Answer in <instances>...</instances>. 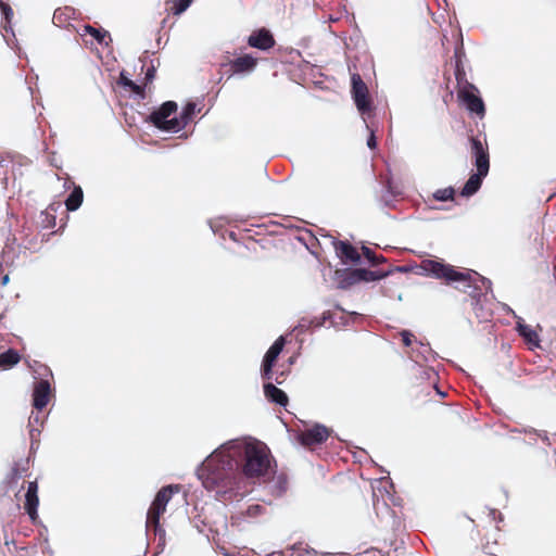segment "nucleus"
Listing matches in <instances>:
<instances>
[{"label":"nucleus","mask_w":556,"mask_h":556,"mask_svg":"<svg viewBox=\"0 0 556 556\" xmlns=\"http://www.w3.org/2000/svg\"><path fill=\"white\" fill-rule=\"evenodd\" d=\"M419 267L426 275L435 279L459 282L462 287L458 289L475 300H479L491 289V281L471 269L459 271L453 265L437 260H424Z\"/></svg>","instance_id":"3"},{"label":"nucleus","mask_w":556,"mask_h":556,"mask_svg":"<svg viewBox=\"0 0 556 556\" xmlns=\"http://www.w3.org/2000/svg\"><path fill=\"white\" fill-rule=\"evenodd\" d=\"M192 2L193 0H174L169 11L174 15H180L190 7Z\"/></svg>","instance_id":"27"},{"label":"nucleus","mask_w":556,"mask_h":556,"mask_svg":"<svg viewBox=\"0 0 556 556\" xmlns=\"http://www.w3.org/2000/svg\"><path fill=\"white\" fill-rule=\"evenodd\" d=\"M355 273L356 275H358L361 282L377 281L389 275V271L369 270L365 268H355Z\"/></svg>","instance_id":"20"},{"label":"nucleus","mask_w":556,"mask_h":556,"mask_svg":"<svg viewBox=\"0 0 556 556\" xmlns=\"http://www.w3.org/2000/svg\"><path fill=\"white\" fill-rule=\"evenodd\" d=\"M257 65V59L251 54H243L229 62L230 71L232 74L251 73Z\"/></svg>","instance_id":"14"},{"label":"nucleus","mask_w":556,"mask_h":556,"mask_svg":"<svg viewBox=\"0 0 556 556\" xmlns=\"http://www.w3.org/2000/svg\"><path fill=\"white\" fill-rule=\"evenodd\" d=\"M73 10L68 9V8H65L64 10L62 9H56L54 11V14H53V23L55 25H63L64 22L66 21V18H64V15L66 14V12H72Z\"/></svg>","instance_id":"30"},{"label":"nucleus","mask_w":556,"mask_h":556,"mask_svg":"<svg viewBox=\"0 0 556 556\" xmlns=\"http://www.w3.org/2000/svg\"><path fill=\"white\" fill-rule=\"evenodd\" d=\"M362 253L372 266H377L387 261V258L383 255L376 254L370 248L365 245L362 247Z\"/></svg>","instance_id":"24"},{"label":"nucleus","mask_w":556,"mask_h":556,"mask_svg":"<svg viewBox=\"0 0 556 556\" xmlns=\"http://www.w3.org/2000/svg\"><path fill=\"white\" fill-rule=\"evenodd\" d=\"M463 56H464L463 47L456 48L455 52H454L455 63L458 61H463Z\"/></svg>","instance_id":"38"},{"label":"nucleus","mask_w":556,"mask_h":556,"mask_svg":"<svg viewBox=\"0 0 556 556\" xmlns=\"http://www.w3.org/2000/svg\"><path fill=\"white\" fill-rule=\"evenodd\" d=\"M51 396V387L48 380H39L35 383L33 393V406L37 410H42L49 403Z\"/></svg>","instance_id":"12"},{"label":"nucleus","mask_w":556,"mask_h":556,"mask_svg":"<svg viewBox=\"0 0 556 556\" xmlns=\"http://www.w3.org/2000/svg\"><path fill=\"white\" fill-rule=\"evenodd\" d=\"M202 484L207 490L238 492L242 488V475L232 455L231 442L215 450L198 470Z\"/></svg>","instance_id":"1"},{"label":"nucleus","mask_w":556,"mask_h":556,"mask_svg":"<svg viewBox=\"0 0 556 556\" xmlns=\"http://www.w3.org/2000/svg\"><path fill=\"white\" fill-rule=\"evenodd\" d=\"M283 346L285 338L279 337L266 352L262 366V376L264 379L270 380L273 378V367L279 354L281 353Z\"/></svg>","instance_id":"10"},{"label":"nucleus","mask_w":556,"mask_h":556,"mask_svg":"<svg viewBox=\"0 0 556 556\" xmlns=\"http://www.w3.org/2000/svg\"><path fill=\"white\" fill-rule=\"evenodd\" d=\"M155 73H156V70L153 65H151L147 68L146 76H144V86H148L149 84H151L153 81V79L155 78Z\"/></svg>","instance_id":"34"},{"label":"nucleus","mask_w":556,"mask_h":556,"mask_svg":"<svg viewBox=\"0 0 556 556\" xmlns=\"http://www.w3.org/2000/svg\"><path fill=\"white\" fill-rule=\"evenodd\" d=\"M177 108L176 102L166 101L156 111L149 115V122L160 130L178 132L181 130L182 123H179L176 116L169 118L174 113H176Z\"/></svg>","instance_id":"5"},{"label":"nucleus","mask_w":556,"mask_h":556,"mask_svg":"<svg viewBox=\"0 0 556 556\" xmlns=\"http://www.w3.org/2000/svg\"><path fill=\"white\" fill-rule=\"evenodd\" d=\"M325 319H326V317H324L323 320H325ZM323 323L324 321H315V320L306 321L305 319H302L301 323L294 328V331H298V333H302L306 329L311 328L312 326H314V327L321 326Z\"/></svg>","instance_id":"29"},{"label":"nucleus","mask_w":556,"mask_h":556,"mask_svg":"<svg viewBox=\"0 0 556 556\" xmlns=\"http://www.w3.org/2000/svg\"><path fill=\"white\" fill-rule=\"evenodd\" d=\"M22 477V473L20 472L18 468L17 467H14L12 469V472H11V480L14 481V480H17Z\"/></svg>","instance_id":"42"},{"label":"nucleus","mask_w":556,"mask_h":556,"mask_svg":"<svg viewBox=\"0 0 556 556\" xmlns=\"http://www.w3.org/2000/svg\"><path fill=\"white\" fill-rule=\"evenodd\" d=\"M247 42L251 48L262 51H268L276 45L274 35L265 27L253 30L248 37Z\"/></svg>","instance_id":"11"},{"label":"nucleus","mask_w":556,"mask_h":556,"mask_svg":"<svg viewBox=\"0 0 556 556\" xmlns=\"http://www.w3.org/2000/svg\"><path fill=\"white\" fill-rule=\"evenodd\" d=\"M277 555H278V556H282V554H281V553H277Z\"/></svg>","instance_id":"45"},{"label":"nucleus","mask_w":556,"mask_h":556,"mask_svg":"<svg viewBox=\"0 0 556 556\" xmlns=\"http://www.w3.org/2000/svg\"><path fill=\"white\" fill-rule=\"evenodd\" d=\"M84 192L80 186H74L72 192L65 200V206L67 211H76L83 203Z\"/></svg>","instance_id":"19"},{"label":"nucleus","mask_w":556,"mask_h":556,"mask_svg":"<svg viewBox=\"0 0 556 556\" xmlns=\"http://www.w3.org/2000/svg\"><path fill=\"white\" fill-rule=\"evenodd\" d=\"M455 197V189L453 187H447L443 189L435 190L431 197L428 198V200H434V201H453Z\"/></svg>","instance_id":"22"},{"label":"nucleus","mask_w":556,"mask_h":556,"mask_svg":"<svg viewBox=\"0 0 556 556\" xmlns=\"http://www.w3.org/2000/svg\"><path fill=\"white\" fill-rule=\"evenodd\" d=\"M146 87H147V86H144V85H143V86H140V85H137V84H135V83L132 81V85L129 87V89H130L134 93L138 94L139 97H141V98L143 99V98L146 97V92H144V88H146Z\"/></svg>","instance_id":"36"},{"label":"nucleus","mask_w":556,"mask_h":556,"mask_svg":"<svg viewBox=\"0 0 556 556\" xmlns=\"http://www.w3.org/2000/svg\"><path fill=\"white\" fill-rule=\"evenodd\" d=\"M399 336L401 337L402 343L405 346H410L413 342L416 340L414 333H412L409 330H402L399 332Z\"/></svg>","instance_id":"31"},{"label":"nucleus","mask_w":556,"mask_h":556,"mask_svg":"<svg viewBox=\"0 0 556 556\" xmlns=\"http://www.w3.org/2000/svg\"><path fill=\"white\" fill-rule=\"evenodd\" d=\"M119 83L127 88H129L132 85V80L127 78L123 73L119 76Z\"/></svg>","instance_id":"39"},{"label":"nucleus","mask_w":556,"mask_h":556,"mask_svg":"<svg viewBox=\"0 0 556 556\" xmlns=\"http://www.w3.org/2000/svg\"><path fill=\"white\" fill-rule=\"evenodd\" d=\"M50 210H52L51 206L48 210H46L43 212V214L46 216V220L48 223V226L53 227L55 225V216L50 213Z\"/></svg>","instance_id":"37"},{"label":"nucleus","mask_w":556,"mask_h":556,"mask_svg":"<svg viewBox=\"0 0 556 556\" xmlns=\"http://www.w3.org/2000/svg\"><path fill=\"white\" fill-rule=\"evenodd\" d=\"M275 381H276L277 384H281L285 381V374L280 372L279 375H277L275 377Z\"/></svg>","instance_id":"43"},{"label":"nucleus","mask_w":556,"mask_h":556,"mask_svg":"<svg viewBox=\"0 0 556 556\" xmlns=\"http://www.w3.org/2000/svg\"><path fill=\"white\" fill-rule=\"evenodd\" d=\"M485 174L475 173L472 174L469 179L466 181L465 186L463 187L460 194L463 197H470L475 194L482 185V179L485 177Z\"/></svg>","instance_id":"18"},{"label":"nucleus","mask_w":556,"mask_h":556,"mask_svg":"<svg viewBox=\"0 0 556 556\" xmlns=\"http://www.w3.org/2000/svg\"><path fill=\"white\" fill-rule=\"evenodd\" d=\"M180 490V485H166L163 486L155 495L153 502L151 503L146 520L147 530H153L154 534L160 532H164L161 528L160 519L162 515L166 511V506L168 502L172 500L175 493H178Z\"/></svg>","instance_id":"4"},{"label":"nucleus","mask_w":556,"mask_h":556,"mask_svg":"<svg viewBox=\"0 0 556 556\" xmlns=\"http://www.w3.org/2000/svg\"><path fill=\"white\" fill-rule=\"evenodd\" d=\"M0 9H1L2 14L4 15L5 22L10 23L13 17L12 8L8 3L0 0Z\"/></svg>","instance_id":"32"},{"label":"nucleus","mask_w":556,"mask_h":556,"mask_svg":"<svg viewBox=\"0 0 556 556\" xmlns=\"http://www.w3.org/2000/svg\"><path fill=\"white\" fill-rule=\"evenodd\" d=\"M470 149L475 159V166L480 174L488 175L490 168V155L486 143H483L479 137L470 138Z\"/></svg>","instance_id":"8"},{"label":"nucleus","mask_w":556,"mask_h":556,"mask_svg":"<svg viewBox=\"0 0 556 556\" xmlns=\"http://www.w3.org/2000/svg\"><path fill=\"white\" fill-rule=\"evenodd\" d=\"M518 331L528 342L533 343L538 341L536 332L527 325H518Z\"/></svg>","instance_id":"28"},{"label":"nucleus","mask_w":556,"mask_h":556,"mask_svg":"<svg viewBox=\"0 0 556 556\" xmlns=\"http://www.w3.org/2000/svg\"><path fill=\"white\" fill-rule=\"evenodd\" d=\"M43 418L41 416V410L33 412L29 416V426L34 427L35 425H42Z\"/></svg>","instance_id":"33"},{"label":"nucleus","mask_w":556,"mask_h":556,"mask_svg":"<svg viewBox=\"0 0 556 556\" xmlns=\"http://www.w3.org/2000/svg\"><path fill=\"white\" fill-rule=\"evenodd\" d=\"M195 112V104L192 102H189L185 105L182 109V112L180 113V116L177 117V121L179 123H182L181 129H184L192 119Z\"/></svg>","instance_id":"23"},{"label":"nucleus","mask_w":556,"mask_h":556,"mask_svg":"<svg viewBox=\"0 0 556 556\" xmlns=\"http://www.w3.org/2000/svg\"><path fill=\"white\" fill-rule=\"evenodd\" d=\"M334 249L343 263H358L361 261V254L349 241L336 242Z\"/></svg>","instance_id":"15"},{"label":"nucleus","mask_w":556,"mask_h":556,"mask_svg":"<svg viewBox=\"0 0 556 556\" xmlns=\"http://www.w3.org/2000/svg\"><path fill=\"white\" fill-rule=\"evenodd\" d=\"M261 510H262V506H260V505H251L248 508L249 515H252V516L258 514Z\"/></svg>","instance_id":"40"},{"label":"nucleus","mask_w":556,"mask_h":556,"mask_svg":"<svg viewBox=\"0 0 556 556\" xmlns=\"http://www.w3.org/2000/svg\"><path fill=\"white\" fill-rule=\"evenodd\" d=\"M338 285L341 289H349L352 286L359 283V277L356 275L355 269H342L336 271Z\"/></svg>","instance_id":"17"},{"label":"nucleus","mask_w":556,"mask_h":556,"mask_svg":"<svg viewBox=\"0 0 556 556\" xmlns=\"http://www.w3.org/2000/svg\"><path fill=\"white\" fill-rule=\"evenodd\" d=\"M479 91L473 84H467L465 87L458 88L457 96L459 101L471 113L482 118L485 114V105Z\"/></svg>","instance_id":"6"},{"label":"nucleus","mask_w":556,"mask_h":556,"mask_svg":"<svg viewBox=\"0 0 556 556\" xmlns=\"http://www.w3.org/2000/svg\"><path fill=\"white\" fill-rule=\"evenodd\" d=\"M455 78L458 88L465 87V85L470 84L466 78V72L463 65V61H458L455 64Z\"/></svg>","instance_id":"25"},{"label":"nucleus","mask_w":556,"mask_h":556,"mask_svg":"<svg viewBox=\"0 0 556 556\" xmlns=\"http://www.w3.org/2000/svg\"><path fill=\"white\" fill-rule=\"evenodd\" d=\"M475 556H497V555L493 551L492 546H490V543L486 542L483 545V548L480 552H478Z\"/></svg>","instance_id":"35"},{"label":"nucleus","mask_w":556,"mask_h":556,"mask_svg":"<svg viewBox=\"0 0 556 556\" xmlns=\"http://www.w3.org/2000/svg\"><path fill=\"white\" fill-rule=\"evenodd\" d=\"M367 146L370 148V149H376L377 147V141H376V137L374 135V132L371 131L370 134V137L368 138L367 140Z\"/></svg>","instance_id":"41"},{"label":"nucleus","mask_w":556,"mask_h":556,"mask_svg":"<svg viewBox=\"0 0 556 556\" xmlns=\"http://www.w3.org/2000/svg\"><path fill=\"white\" fill-rule=\"evenodd\" d=\"M264 394L266 399L275 404H278L280 406H287L288 405V396L287 394L279 388H277L275 384L268 382L264 384Z\"/></svg>","instance_id":"16"},{"label":"nucleus","mask_w":556,"mask_h":556,"mask_svg":"<svg viewBox=\"0 0 556 556\" xmlns=\"http://www.w3.org/2000/svg\"><path fill=\"white\" fill-rule=\"evenodd\" d=\"M232 445V455L236 456L240 472L242 475V484L244 478H264L269 479L276 472V462L266 444L255 442L230 441Z\"/></svg>","instance_id":"2"},{"label":"nucleus","mask_w":556,"mask_h":556,"mask_svg":"<svg viewBox=\"0 0 556 556\" xmlns=\"http://www.w3.org/2000/svg\"><path fill=\"white\" fill-rule=\"evenodd\" d=\"M21 361V355L16 350L9 349L0 354V368L8 369Z\"/></svg>","instance_id":"21"},{"label":"nucleus","mask_w":556,"mask_h":556,"mask_svg":"<svg viewBox=\"0 0 556 556\" xmlns=\"http://www.w3.org/2000/svg\"><path fill=\"white\" fill-rule=\"evenodd\" d=\"M330 437V430L323 425H315L306 429L298 435L299 442L306 446L312 447L324 443Z\"/></svg>","instance_id":"9"},{"label":"nucleus","mask_w":556,"mask_h":556,"mask_svg":"<svg viewBox=\"0 0 556 556\" xmlns=\"http://www.w3.org/2000/svg\"><path fill=\"white\" fill-rule=\"evenodd\" d=\"M352 98L357 110L364 115L372 111V101L369 96L368 87L358 73L351 76Z\"/></svg>","instance_id":"7"},{"label":"nucleus","mask_w":556,"mask_h":556,"mask_svg":"<svg viewBox=\"0 0 556 556\" xmlns=\"http://www.w3.org/2000/svg\"><path fill=\"white\" fill-rule=\"evenodd\" d=\"M85 34L92 36L99 43H103L106 37H110L106 30L94 28L90 25L84 27Z\"/></svg>","instance_id":"26"},{"label":"nucleus","mask_w":556,"mask_h":556,"mask_svg":"<svg viewBox=\"0 0 556 556\" xmlns=\"http://www.w3.org/2000/svg\"><path fill=\"white\" fill-rule=\"evenodd\" d=\"M38 484L37 481H31L28 483V488L25 494L24 508L33 521H35L38 517Z\"/></svg>","instance_id":"13"},{"label":"nucleus","mask_w":556,"mask_h":556,"mask_svg":"<svg viewBox=\"0 0 556 556\" xmlns=\"http://www.w3.org/2000/svg\"><path fill=\"white\" fill-rule=\"evenodd\" d=\"M9 281V275H4L2 278H1V285L2 286H5Z\"/></svg>","instance_id":"44"}]
</instances>
